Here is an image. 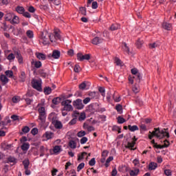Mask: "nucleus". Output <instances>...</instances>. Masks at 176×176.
<instances>
[{"label": "nucleus", "mask_w": 176, "mask_h": 176, "mask_svg": "<svg viewBox=\"0 0 176 176\" xmlns=\"http://www.w3.org/2000/svg\"><path fill=\"white\" fill-rule=\"evenodd\" d=\"M30 129L28 127V126H23L22 128V132H21V135H23V134H27L28 133H30Z\"/></svg>", "instance_id": "c85d7f7f"}, {"label": "nucleus", "mask_w": 176, "mask_h": 176, "mask_svg": "<svg viewBox=\"0 0 176 176\" xmlns=\"http://www.w3.org/2000/svg\"><path fill=\"white\" fill-rule=\"evenodd\" d=\"M26 35L28 37L32 39V38H34V32H32V30H28L26 32Z\"/></svg>", "instance_id": "79ce46f5"}, {"label": "nucleus", "mask_w": 176, "mask_h": 176, "mask_svg": "<svg viewBox=\"0 0 176 176\" xmlns=\"http://www.w3.org/2000/svg\"><path fill=\"white\" fill-rule=\"evenodd\" d=\"M44 93L45 94H46L47 96H49V94H52V88L50 87H46L44 89Z\"/></svg>", "instance_id": "c9c22d12"}, {"label": "nucleus", "mask_w": 176, "mask_h": 176, "mask_svg": "<svg viewBox=\"0 0 176 176\" xmlns=\"http://www.w3.org/2000/svg\"><path fill=\"white\" fill-rule=\"evenodd\" d=\"M35 56L38 60H41L42 61L46 60V54L41 52H36Z\"/></svg>", "instance_id": "f3484780"}, {"label": "nucleus", "mask_w": 176, "mask_h": 176, "mask_svg": "<svg viewBox=\"0 0 176 176\" xmlns=\"http://www.w3.org/2000/svg\"><path fill=\"white\" fill-rule=\"evenodd\" d=\"M112 94L111 93V91H109L107 94V101H111Z\"/></svg>", "instance_id": "774afa93"}, {"label": "nucleus", "mask_w": 176, "mask_h": 176, "mask_svg": "<svg viewBox=\"0 0 176 176\" xmlns=\"http://www.w3.org/2000/svg\"><path fill=\"white\" fill-rule=\"evenodd\" d=\"M69 146L72 149H76V142L74 140H70L69 142Z\"/></svg>", "instance_id": "7c9ffc66"}, {"label": "nucleus", "mask_w": 176, "mask_h": 176, "mask_svg": "<svg viewBox=\"0 0 176 176\" xmlns=\"http://www.w3.org/2000/svg\"><path fill=\"white\" fill-rule=\"evenodd\" d=\"M87 155V153L82 152L81 154L78 155V161L80 162V160H83L85 159V156Z\"/></svg>", "instance_id": "c756f323"}, {"label": "nucleus", "mask_w": 176, "mask_h": 176, "mask_svg": "<svg viewBox=\"0 0 176 176\" xmlns=\"http://www.w3.org/2000/svg\"><path fill=\"white\" fill-rule=\"evenodd\" d=\"M86 134V131H79L78 133H77V137H78L79 138H82V137H85V135Z\"/></svg>", "instance_id": "a18cd8bd"}, {"label": "nucleus", "mask_w": 176, "mask_h": 176, "mask_svg": "<svg viewBox=\"0 0 176 176\" xmlns=\"http://www.w3.org/2000/svg\"><path fill=\"white\" fill-rule=\"evenodd\" d=\"M48 120L50 122H52V124L53 126H54L55 129H57L58 130L63 129V123L60 122V121H58L57 119V116L54 113H50L48 116Z\"/></svg>", "instance_id": "7ed1b4c3"}, {"label": "nucleus", "mask_w": 176, "mask_h": 176, "mask_svg": "<svg viewBox=\"0 0 176 176\" xmlns=\"http://www.w3.org/2000/svg\"><path fill=\"white\" fill-rule=\"evenodd\" d=\"M32 86L33 89H35L38 91H42V81L39 80H32Z\"/></svg>", "instance_id": "423d86ee"}, {"label": "nucleus", "mask_w": 176, "mask_h": 176, "mask_svg": "<svg viewBox=\"0 0 176 176\" xmlns=\"http://www.w3.org/2000/svg\"><path fill=\"white\" fill-rule=\"evenodd\" d=\"M85 168V163L82 162L80 163L78 167H77V171H80V170H82V168Z\"/></svg>", "instance_id": "5fc2aeb1"}, {"label": "nucleus", "mask_w": 176, "mask_h": 176, "mask_svg": "<svg viewBox=\"0 0 176 176\" xmlns=\"http://www.w3.org/2000/svg\"><path fill=\"white\" fill-rule=\"evenodd\" d=\"M25 101L27 105H31V104H32V102H34V100L31 99L30 98H25Z\"/></svg>", "instance_id": "de8ad7c7"}, {"label": "nucleus", "mask_w": 176, "mask_h": 176, "mask_svg": "<svg viewBox=\"0 0 176 176\" xmlns=\"http://www.w3.org/2000/svg\"><path fill=\"white\" fill-rule=\"evenodd\" d=\"M77 60L78 61H85V60H87V61H89V60H90V54H87L83 55L82 53H78L77 54Z\"/></svg>", "instance_id": "1a4fd4ad"}, {"label": "nucleus", "mask_w": 176, "mask_h": 176, "mask_svg": "<svg viewBox=\"0 0 176 176\" xmlns=\"http://www.w3.org/2000/svg\"><path fill=\"white\" fill-rule=\"evenodd\" d=\"M6 58L7 60H8V61L12 62L16 58V54L10 53V54L8 55Z\"/></svg>", "instance_id": "bb28decb"}, {"label": "nucleus", "mask_w": 176, "mask_h": 176, "mask_svg": "<svg viewBox=\"0 0 176 176\" xmlns=\"http://www.w3.org/2000/svg\"><path fill=\"white\" fill-rule=\"evenodd\" d=\"M21 149L22 151L27 152L28 149H30V143H23V145L21 146Z\"/></svg>", "instance_id": "393cba45"}, {"label": "nucleus", "mask_w": 176, "mask_h": 176, "mask_svg": "<svg viewBox=\"0 0 176 176\" xmlns=\"http://www.w3.org/2000/svg\"><path fill=\"white\" fill-rule=\"evenodd\" d=\"M73 107L76 108V109H83L85 108V104L82 101V99H76V100L73 101Z\"/></svg>", "instance_id": "0eeeda50"}, {"label": "nucleus", "mask_w": 176, "mask_h": 176, "mask_svg": "<svg viewBox=\"0 0 176 176\" xmlns=\"http://www.w3.org/2000/svg\"><path fill=\"white\" fill-rule=\"evenodd\" d=\"M109 153V151H108L107 150H104L102 152V157H105L107 158V157L108 156V154Z\"/></svg>", "instance_id": "13d9d810"}, {"label": "nucleus", "mask_w": 176, "mask_h": 176, "mask_svg": "<svg viewBox=\"0 0 176 176\" xmlns=\"http://www.w3.org/2000/svg\"><path fill=\"white\" fill-rule=\"evenodd\" d=\"M41 103H38L37 107L38 112V120L40 126H44L45 123H46V109H45V107L41 106Z\"/></svg>", "instance_id": "f03ea898"}, {"label": "nucleus", "mask_w": 176, "mask_h": 176, "mask_svg": "<svg viewBox=\"0 0 176 176\" xmlns=\"http://www.w3.org/2000/svg\"><path fill=\"white\" fill-rule=\"evenodd\" d=\"M89 96L91 98H98L100 94H98V92L92 91L89 93Z\"/></svg>", "instance_id": "a878e982"}, {"label": "nucleus", "mask_w": 176, "mask_h": 176, "mask_svg": "<svg viewBox=\"0 0 176 176\" xmlns=\"http://www.w3.org/2000/svg\"><path fill=\"white\" fill-rule=\"evenodd\" d=\"M55 38L56 41H60L61 40V36L60 35V33L58 32H54Z\"/></svg>", "instance_id": "8fccbe9b"}, {"label": "nucleus", "mask_w": 176, "mask_h": 176, "mask_svg": "<svg viewBox=\"0 0 176 176\" xmlns=\"http://www.w3.org/2000/svg\"><path fill=\"white\" fill-rule=\"evenodd\" d=\"M14 16V13L9 12L7 13L5 16V19L6 21H10V23L12 21V19H13V16Z\"/></svg>", "instance_id": "412c9836"}, {"label": "nucleus", "mask_w": 176, "mask_h": 176, "mask_svg": "<svg viewBox=\"0 0 176 176\" xmlns=\"http://www.w3.org/2000/svg\"><path fill=\"white\" fill-rule=\"evenodd\" d=\"M62 148H63L62 146H54V148L52 149L53 153H52V155H59V153H61V152L63 151Z\"/></svg>", "instance_id": "f8f14e48"}, {"label": "nucleus", "mask_w": 176, "mask_h": 176, "mask_svg": "<svg viewBox=\"0 0 176 176\" xmlns=\"http://www.w3.org/2000/svg\"><path fill=\"white\" fill-rule=\"evenodd\" d=\"M74 72H77V73H79L80 72V66H79V65H76L74 66Z\"/></svg>", "instance_id": "680f3d73"}, {"label": "nucleus", "mask_w": 176, "mask_h": 176, "mask_svg": "<svg viewBox=\"0 0 176 176\" xmlns=\"http://www.w3.org/2000/svg\"><path fill=\"white\" fill-rule=\"evenodd\" d=\"M50 42L53 43V42H56L57 40L56 38V36H54V34L50 33Z\"/></svg>", "instance_id": "37998d69"}, {"label": "nucleus", "mask_w": 176, "mask_h": 176, "mask_svg": "<svg viewBox=\"0 0 176 176\" xmlns=\"http://www.w3.org/2000/svg\"><path fill=\"white\" fill-rule=\"evenodd\" d=\"M19 101H20V97L14 96L12 98V102H14V104H17V102H19Z\"/></svg>", "instance_id": "6e6d98bb"}, {"label": "nucleus", "mask_w": 176, "mask_h": 176, "mask_svg": "<svg viewBox=\"0 0 176 176\" xmlns=\"http://www.w3.org/2000/svg\"><path fill=\"white\" fill-rule=\"evenodd\" d=\"M162 146L164 148H168V146H170V142L167 140H165Z\"/></svg>", "instance_id": "052dcab7"}, {"label": "nucleus", "mask_w": 176, "mask_h": 176, "mask_svg": "<svg viewBox=\"0 0 176 176\" xmlns=\"http://www.w3.org/2000/svg\"><path fill=\"white\" fill-rule=\"evenodd\" d=\"M20 23V18L17 16V15L14 14V16H12V19L11 20V24H19Z\"/></svg>", "instance_id": "aec40b11"}, {"label": "nucleus", "mask_w": 176, "mask_h": 176, "mask_svg": "<svg viewBox=\"0 0 176 176\" xmlns=\"http://www.w3.org/2000/svg\"><path fill=\"white\" fill-rule=\"evenodd\" d=\"M131 72L133 75L135 76L133 77L134 79H136V80H138V82H141V79L142 78V75L141 74V73L138 72V69L133 68L131 69Z\"/></svg>", "instance_id": "6e6552de"}, {"label": "nucleus", "mask_w": 176, "mask_h": 176, "mask_svg": "<svg viewBox=\"0 0 176 176\" xmlns=\"http://www.w3.org/2000/svg\"><path fill=\"white\" fill-rule=\"evenodd\" d=\"M85 119H86V113L85 112H82L80 113V115L78 118V120L80 122H83V120H85Z\"/></svg>", "instance_id": "58836bf2"}, {"label": "nucleus", "mask_w": 176, "mask_h": 176, "mask_svg": "<svg viewBox=\"0 0 176 176\" xmlns=\"http://www.w3.org/2000/svg\"><path fill=\"white\" fill-rule=\"evenodd\" d=\"M104 39L100 37H95L91 40V43H93V45H100V43H102Z\"/></svg>", "instance_id": "a211bd4d"}, {"label": "nucleus", "mask_w": 176, "mask_h": 176, "mask_svg": "<svg viewBox=\"0 0 176 176\" xmlns=\"http://www.w3.org/2000/svg\"><path fill=\"white\" fill-rule=\"evenodd\" d=\"M132 91L135 94H137V93H140V87L138 85H133V87H132Z\"/></svg>", "instance_id": "4c0bfd02"}, {"label": "nucleus", "mask_w": 176, "mask_h": 176, "mask_svg": "<svg viewBox=\"0 0 176 176\" xmlns=\"http://www.w3.org/2000/svg\"><path fill=\"white\" fill-rule=\"evenodd\" d=\"M60 101H61V98L56 97L52 100V103H54V105H58V104H60Z\"/></svg>", "instance_id": "2f4dec72"}, {"label": "nucleus", "mask_w": 176, "mask_h": 176, "mask_svg": "<svg viewBox=\"0 0 176 176\" xmlns=\"http://www.w3.org/2000/svg\"><path fill=\"white\" fill-rule=\"evenodd\" d=\"M38 128H33L31 131V134H32V135H36V134H38Z\"/></svg>", "instance_id": "4d7b16f0"}, {"label": "nucleus", "mask_w": 176, "mask_h": 176, "mask_svg": "<svg viewBox=\"0 0 176 176\" xmlns=\"http://www.w3.org/2000/svg\"><path fill=\"white\" fill-rule=\"evenodd\" d=\"M117 120L119 124H123V123H125L126 122V119L123 118V117L121 116H118Z\"/></svg>", "instance_id": "72a5a7b5"}, {"label": "nucleus", "mask_w": 176, "mask_h": 176, "mask_svg": "<svg viewBox=\"0 0 176 176\" xmlns=\"http://www.w3.org/2000/svg\"><path fill=\"white\" fill-rule=\"evenodd\" d=\"M14 54L16 55V58L18 60L19 64H24V60L23 58V56L21 55V53L20 51H16L14 52Z\"/></svg>", "instance_id": "ddd939ff"}, {"label": "nucleus", "mask_w": 176, "mask_h": 176, "mask_svg": "<svg viewBox=\"0 0 176 176\" xmlns=\"http://www.w3.org/2000/svg\"><path fill=\"white\" fill-rule=\"evenodd\" d=\"M80 12L82 14L83 16H86V8L81 7L80 8Z\"/></svg>", "instance_id": "0e129e2a"}, {"label": "nucleus", "mask_w": 176, "mask_h": 176, "mask_svg": "<svg viewBox=\"0 0 176 176\" xmlns=\"http://www.w3.org/2000/svg\"><path fill=\"white\" fill-rule=\"evenodd\" d=\"M116 109L117 111L119 112V113H122V111H123V107H122L121 104H117L116 106Z\"/></svg>", "instance_id": "49530a36"}, {"label": "nucleus", "mask_w": 176, "mask_h": 176, "mask_svg": "<svg viewBox=\"0 0 176 176\" xmlns=\"http://www.w3.org/2000/svg\"><path fill=\"white\" fill-rule=\"evenodd\" d=\"M156 47H159V43L155 42L149 44V49H156Z\"/></svg>", "instance_id": "f704fd0d"}, {"label": "nucleus", "mask_w": 176, "mask_h": 176, "mask_svg": "<svg viewBox=\"0 0 176 176\" xmlns=\"http://www.w3.org/2000/svg\"><path fill=\"white\" fill-rule=\"evenodd\" d=\"M16 12H17V13L19 14H23L24 12H25V9L23 6H18L16 8Z\"/></svg>", "instance_id": "4be33fe9"}, {"label": "nucleus", "mask_w": 176, "mask_h": 176, "mask_svg": "<svg viewBox=\"0 0 176 176\" xmlns=\"http://www.w3.org/2000/svg\"><path fill=\"white\" fill-rule=\"evenodd\" d=\"M24 17H26L27 19H31V14L28 12H24L23 14H22Z\"/></svg>", "instance_id": "69168bd1"}, {"label": "nucleus", "mask_w": 176, "mask_h": 176, "mask_svg": "<svg viewBox=\"0 0 176 176\" xmlns=\"http://www.w3.org/2000/svg\"><path fill=\"white\" fill-rule=\"evenodd\" d=\"M91 8L93 9H97V8H98V3H97V1H92Z\"/></svg>", "instance_id": "bf43d9fd"}, {"label": "nucleus", "mask_w": 176, "mask_h": 176, "mask_svg": "<svg viewBox=\"0 0 176 176\" xmlns=\"http://www.w3.org/2000/svg\"><path fill=\"white\" fill-rule=\"evenodd\" d=\"M53 57V58H55L56 60L58 59V58L60 57V56H61V52H60V51L58 50H54L52 52V54H50V57Z\"/></svg>", "instance_id": "6ab92c4d"}, {"label": "nucleus", "mask_w": 176, "mask_h": 176, "mask_svg": "<svg viewBox=\"0 0 176 176\" xmlns=\"http://www.w3.org/2000/svg\"><path fill=\"white\" fill-rule=\"evenodd\" d=\"M112 160H113V157L112 156H110L107 159L106 162L104 164L106 168L109 167V163H111Z\"/></svg>", "instance_id": "473e14b6"}, {"label": "nucleus", "mask_w": 176, "mask_h": 176, "mask_svg": "<svg viewBox=\"0 0 176 176\" xmlns=\"http://www.w3.org/2000/svg\"><path fill=\"white\" fill-rule=\"evenodd\" d=\"M128 129L130 131H132V132L138 131V130H139V128L137 125H133V126L129 125Z\"/></svg>", "instance_id": "cd10ccee"}, {"label": "nucleus", "mask_w": 176, "mask_h": 176, "mask_svg": "<svg viewBox=\"0 0 176 176\" xmlns=\"http://www.w3.org/2000/svg\"><path fill=\"white\" fill-rule=\"evenodd\" d=\"M143 43H144L143 41H141V40H138L137 41L136 45H137V47H138V49L142 47Z\"/></svg>", "instance_id": "09e8293b"}, {"label": "nucleus", "mask_w": 176, "mask_h": 176, "mask_svg": "<svg viewBox=\"0 0 176 176\" xmlns=\"http://www.w3.org/2000/svg\"><path fill=\"white\" fill-rule=\"evenodd\" d=\"M23 164L24 166V168H28V167L30 166V160H23Z\"/></svg>", "instance_id": "c03bdc74"}, {"label": "nucleus", "mask_w": 176, "mask_h": 176, "mask_svg": "<svg viewBox=\"0 0 176 176\" xmlns=\"http://www.w3.org/2000/svg\"><path fill=\"white\" fill-rule=\"evenodd\" d=\"M40 42L44 45H49L50 43V33H47V32H43L40 38Z\"/></svg>", "instance_id": "39448f33"}, {"label": "nucleus", "mask_w": 176, "mask_h": 176, "mask_svg": "<svg viewBox=\"0 0 176 176\" xmlns=\"http://www.w3.org/2000/svg\"><path fill=\"white\" fill-rule=\"evenodd\" d=\"M162 28L166 30V31H171L173 30V25L167 22H164L162 23Z\"/></svg>", "instance_id": "dca6fc26"}, {"label": "nucleus", "mask_w": 176, "mask_h": 176, "mask_svg": "<svg viewBox=\"0 0 176 176\" xmlns=\"http://www.w3.org/2000/svg\"><path fill=\"white\" fill-rule=\"evenodd\" d=\"M53 135H54V133L52 131H46L43 135V141H49V140H52L53 138Z\"/></svg>", "instance_id": "9b49d317"}, {"label": "nucleus", "mask_w": 176, "mask_h": 176, "mask_svg": "<svg viewBox=\"0 0 176 176\" xmlns=\"http://www.w3.org/2000/svg\"><path fill=\"white\" fill-rule=\"evenodd\" d=\"M138 173H140V169H135L134 170L130 171L131 176H137L138 175Z\"/></svg>", "instance_id": "ea45409f"}, {"label": "nucleus", "mask_w": 176, "mask_h": 176, "mask_svg": "<svg viewBox=\"0 0 176 176\" xmlns=\"http://www.w3.org/2000/svg\"><path fill=\"white\" fill-rule=\"evenodd\" d=\"M98 91H100V93L101 94V96L102 97H105V88L104 87H100L98 88Z\"/></svg>", "instance_id": "a19ab883"}, {"label": "nucleus", "mask_w": 176, "mask_h": 176, "mask_svg": "<svg viewBox=\"0 0 176 176\" xmlns=\"http://www.w3.org/2000/svg\"><path fill=\"white\" fill-rule=\"evenodd\" d=\"M0 80L3 86H5V85H7V83H9V78H8V77L3 74H1L0 76Z\"/></svg>", "instance_id": "2eb2a0df"}, {"label": "nucleus", "mask_w": 176, "mask_h": 176, "mask_svg": "<svg viewBox=\"0 0 176 176\" xmlns=\"http://www.w3.org/2000/svg\"><path fill=\"white\" fill-rule=\"evenodd\" d=\"M135 141H137V138H135V136L133 137V140L132 142H129L126 146V148L128 149H131V151H134V145H135Z\"/></svg>", "instance_id": "4468645a"}, {"label": "nucleus", "mask_w": 176, "mask_h": 176, "mask_svg": "<svg viewBox=\"0 0 176 176\" xmlns=\"http://www.w3.org/2000/svg\"><path fill=\"white\" fill-rule=\"evenodd\" d=\"M88 139L86 137H82L80 140V142L82 145H83L84 144H86V142H87Z\"/></svg>", "instance_id": "603ef678"}, {"label": "nucleus", "mask_w": 176, "mask_h": 176, "mask_svg": "<svg viewBox=\"0 0 176 176\" xmlns=\"http://www.w3.org/2000/svg\"><path fill=\"white\" fill-rule=\"evenodd\" d=\"M120 24L118 23H113L110 27L111 31H116V30H120Z\"/></svg>", "instance_id": "b1692460"}, {"label": "nucleus", "mask_w": 176, "mask_h": 176, "mask_svg": "<svg viewBox=\"0 0 176 176\" xmlns=\"http://www.w3.org/2000/svg\"><path fill=\"white\" fill-rule=\"evenodd\" d=\"M107 109H105V107H98L96 109V112H99L100 113H102L103 112H105Z\"/></svg>", "instance_id": "3c124183"}, {"label": "nucleus", "mask_w": 176, "mask_h": 176, "mask_svg": "<svg viewBox=\"0 0 176 176\" xmlns=\"http://www.w3.org/2000/svg\"><path fill=\"white\" fill-rule=\"evenodd\" d=\"M31 65L33 68L39 69V68H41L42 67V62H41V60H36L35 59H32Z\"/></svg>", "instance_id": "9d476101"}, {"label": "nucleus", "mask_w": 176, "mask_h": 176, "mask_svg": "<svg viewBox=\"0 0 176 176\" xmlns=\"http://www.w3.org/2000/svg\"><path fill=\"white\" fill-rule=\"evenodd\" d=\"M149 133V140H152V138H153L154 137L160 138V140H162V138H164V137H166V138H170V133L168 132V129H164L160 131V128H155L153 132L150 131Z\"/></svg>", "instance_id": "f257e3e1"}, {"label": "nucleus", "mask_w": 176, "mask_h": 176, "mask_svg": "<svg viewBox=\"0 0 176 176\" xmlns=\"http://www.w3.org/2000/svg\"><path fill=\"white\" fill-rule=\"evenodd\" d=\"M164 174L166 176H170L173 175V172L170 169H166L164 170Z\"/></svg>", "instance_id": "864d4df0"}, {"label": "nucleus", "mask_w": 176, "mask_h": 176, "mask_svg": "<svg viewBox=\"0 0 176 176\" xmlns=\"http://www.w3.org/2000/svg\"><path fill=\"white\" fill-rule=\"evenodd\" d=\"M157 168V163L156 162H151L148 164V170L152 171V170H156Z\"/></svg>", "instance_id": "5701e85b"}, {"label": "nucleus", "mask_w": 176, "mask_h": 176, "mask_svg": "<svg viewBox=\"0 0 176 176\" xmlns=\"http://www.w3.org/2000/svg\"><path fill=\"white\" fill-rule=\"evenodd\" d=\"M5 74L8 78H13V71L12 70H7L5 72Z\"/></svg>", "instance_id": "e433bc0d"}, {"label": "nucleus", "mask_w": 176, "mask_h": 176, "mask_svg": "<svg viewBox=\"0 0 176 176\" xmlns=\"http://www.w3.org/2000/svg\"><path fill=\"white\" fill-rule=\"evenodd\" d=\"M61 104L63 107V111H65L66 112H72V111H74V107L71 104H72V100L67 99L63 100Z\"/></svg>", "instance_id": "20e7f679"}, {"label": "nucleus", "mask_w": 176, "mask_h": 176, "mask_svg": "<svg viewBox=\"0 0 176 176\" xmlns=\"http://www.w3.org/2000/svg\"><path fill=\"white\" fill-rule=\"evenodd\" d=\"M89 166H96V158H92L89 162Z\"/></svg>", "instance_id": "e2e57ef3"}, {"label": "nucleus", "mask_w": 176, "mask_h": 176, "mask_svg": "<svg viewBox=\"0 0 176 176\" xmlns=\"http://www.w3.org/2000/svg\"><path fill=\"white\" fill-rule=\"evenodd\" d=\"M72 116L73 118H74L76 119V118L79 116V111H74L73 112Z\"/></svg>", "instance_id": "338daca9"}]
</instances>
